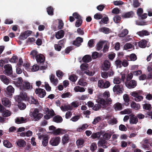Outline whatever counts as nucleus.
Here are the masks:
<instances>
[{"label":"nucleus","instance_id":"nucleus-39","mask_svg":"<svg viewBox=\"0 0 152 152\" xmlns=\"http://www.w3.org/2000/svg\"><path fill=\"white\" fill-rule=\"evenodd\" d=\"M101 133L100 132H97L96 133H94L91 135V137L93 139L99 138L100 137Z\"/></svg>","mask_w":152,"mask_h":152},{"label":"nucleus","instance_id":"nucleus-61","mask_svg":"<svg viewBox=\"0 0 152 152\" xmlns=\"http://www.w3.org/2000/svg\"><path fill=\"white\" fill-rule=\"evenodd\" d=\"M106 141L103 139H102L98 141V146H102L104 144H105L106 143Z\"/></svg>","mask_w":152,"mask_h":152},{"label":"nucleus","instance_id":"nucleus-43","mask_svg":"<svg viewBox=\"0 0 152 152\" xmlns=\"http://www.w3.org/2000/svg\"><path fill=\"white\" fill-rule=\"evenodd\" d=\"M98 103L100 104H102L103 106H106L107 105L108 102L104 99H101L99 100Z\"/></svg>","mask_w":152,"mask_h":152},{"label":"nucleus","instance_id":"nucleus-11","mask_svg":"<svg viewBox=\"0 0 152 152\" xmlns=\"http://www.w3.org/2000/svg\"><path fill=\"white\" fill-rule=\"evenodd\" d=\"M131 95L134 97V100L137 102L141 101L143 99V96L140 95L138 92L136 91H133L131 93Z\"/></svg>","mask_w":152,"mask_h":152},{"label":"nucleus","instance_id":"nucleus-17","mask_svg":"<svg viewBox=\"0 0 152 152\" xmlns=\"http://www.w3.org/2000/svg\"><path fill=\"white\" fill-rule=\"evenodd\" d=\"M65 131L63 129L58 128L53 131V134L55 135H57L65 133Z\"/></svg>","mask_w":152,"mask_h":152},{"label":"nucleus","instance_id":"nucleus-24","mask_svg":"<svg viewBox=\"0 0 152 152\" xmlns=\"http://www.w3.org/2000/svg\"><path fill=\"white\" fill-rule=\"evenodd\" d=\"M82 60L84 63H88L91 61V58L90 55H87L83 57Z\"/></svg>","mask_w":152,"mask_h":152},{"label":"nucleus","instance_id":"nucleus-52","mask_svg":"<svg viewBox=\"0 0 152 152\" xmlns=\"http://www.w3.org/2000/svg\"><path fill=\"white\" fill-rule=\"evenodd\" d=\"M102 118L100 116H98L96 117L92 122L93 124L96 125L97 123L99 122L101 119Z\"/></svg>","mask_w":152,"mask_h":152},{"label":"nucleus","instance_id":"nucleus-54","mask_svg":"<svg viewBox=\"0 0 152 152\" xmlns=\"http://www.w3.org/2000/svg\"><path fill=\"white\" fill-rule=\"evenodd\" d=\"M144 109L150 110L151 108V105L150 104L145 103L143 105Z\"/></svg>","mask_w":152,"mask_h":152},{"label":"nucleus","instance_id":"nucleus-9","mask_svg":"<svg viewBox=\"0 0 152 152\" xmlns=\"http://www.w3.org/2000/svg\"><path fill=\"white\" fill-rule=\"evenodd\" d=\"M126 86L129 89L133 88L136 87L137 85V82L134 80L126 81L125 83Z\"/></svg>","mask_w":152,"mask_h":152},{"label":"nucleus","instance_id":"nucleus-7","mask_svg":"<svg viewBox=\"0 0 152 152\" xmlns=\"http://www.w3.org/2000/svg\"><path fill=\"white\" fill-rule=\"evenodd\" d=\"M60 140V138L59 137H55L51 139L49 143L52 146H56L59 144Z\"/></svg>","mask_w":152,"mask_h":152},{"label":"nucleus","instance_id":"nucleus-50","mask_svg":"<svg viewBox=\"0 0 152 152\" xmlns=\"http://www.w3.org/2000/svg\"><path fill=\"white\" fill-rule=\"evenodd\" d=\"M115 65L117 66V68H121L122 67V61L119 59L116 60L115 62Z\"/></svg>","mask_w":152,"mask_h":152},{"label":"nucleus","instance_id":"nucleus-27","mask_svg":"<svg viewBox=\"0 0 152 152\" xmlns=\"http://www.w3.org/2000/svg\"><path fill=\"white\" fill-rule=\"evenodd\" d=\"M17 144L20 147H24L26 144V142L24 140L20 139L17 142Z\"/></svg>","mask_w":152,"mask_h":152},{"label":"nucleus","instance_id":"nucleus-10","mask_svg":"<svg viewBox=\"0 0 152 152\" xmlns=\"http://www.w3.org/2000/svg\"><path fill=\"white\" fill-rule=\"evenodd\" d=\"M36 59L39 64H43L45 60L44 56L41 54H39L36 56Z\"/></svg>","mask_w":152,"mask_h":152},{"label":"nucleus","instance_id":"nucleus-57","mask_svg":"<svg viewBox=\"0 0 152 152\" xmlns=\"http://www.w3.org/2000/svg\"><path fill=\"white\" fill-rule=\"evenodd\" d=\"M109 20V19L108 17H104L102 18L101 21L99 22L100 24H101V22L105 24H107V22Z\"/></svg>","mask_w":152,"mask_h":152},{"label":"nucleus","instance_id":"nucleus-42","mask_svg":"<svg viewBox=\"0 0 152 152\" xmlns=\"http://www.w3.org/2000/svg\"><path fill=\"white\" fill-rule=\"evenodd\" d=\"M88 64L87 63L82 64L80 66V68L82 71L86 70L88 67Z\"/></svg>","mask_w":152,"mask_h":152},{"label":"nucleus","instance_id":"nucleus-62","mask_svg":"<svg viewBox=\"0 0 152 152\" xmlns=\"http://www.w3.org/2000/svg\"><path fill=\"white\" fill-rule=\"evenodd\" d=\"M129 57L131 61H135L137 59V56L134 53H132L130 54Z\"/></svg>","mask_w":152,"mask_h":152},{"label":"nucleus","instance_id":"nucleus-46","mask_svg":"<svg viewBox=\"0 0 152 152\" xmlns=\"http://www.w3.org/2000/svg\"><path fill=\"white\" fill-rule=\"evenodd\" d=\"M132 112L131 109L128 108L121 111L120 113L122 114H129L132 113Z\"/></svg>","mask_w":152,"mask_h":152},{"label":"nucleus","instance_id":"nucleus-26","mask_svg":"<svg viewBox=\"0 0 152 152\" xmlns=\"http://www.w3.org/2000/svg\"><path fill=\"white\" fill-rule=\"evenodd\" d=\"M113 107L115 110H120L122 109V105L119 102H117L115 104Z\"/></svg>","mask_w":152,"mask_h":152},{"label":"nucleus","instance_id":"nucleus-41","mask_svg":"<svg viewBox=\"0 0 152 152\" xmlns=\"http://www.w3.org/2000/svg\"><path fill=\"white\" fill-rule=\"evenodd\" d=\"M18 102V107L20 110H24L26 107V104L23 103L21 102Z\"/></svg>","mask_w":152,"mask_h":152},{"label":"nucleus","instance_id":"nucleus-30","mask_svg":"<svg viewBox=\"0 0 152 152\" xmlns=\"http://www.w3.org/2000/svg\"><path fill=\"white\" fill-rule=\"evenodd\" d=\"M131 107L134 109L136 110L140 109V105L138 104H136L135 102H132L131 104Z\"/></svg>","mask_w":152,"mask_h":152},{"label":"nucleus","instance_id":"nucleus-14","mask_svg":"<svg viewBox=\"0 0 152 152\" xmlns=\"http://www.w3.org/2000/svg\"><path fill=\"white\" fill-rule=\"evenodd\" d=\"M2 103L4 105L7 107H9L11 104L10 101L6 97L2 99Z\"/></svg>","mask_w":152,"mask_h":152},{"label":"nucleus","instance_id":"nucleus-22","mask_svg":"<svg viewBox=\"0 0 152 152\" xmlns=\"http://www.w3.org/2000/svg\"><path fill=\"white\" fill-rule=\"evenodd\" d=\"M64 34V32L63 30L58 31L56 34V37L57 39H60L63 38Z\"/></svg>","mask_w":152,"mask_h":152},{"label":"nucleus","instance_id":"nucleus-15","mask_svg":"<svg viewBox=\"0 0 152 152\" xmlns=\"http://www.w3.org/2000/svg\"><path fill=\"white\" fill-rule=\"evenodd\" d=\"M83 42V39L80 37H77L76 39L73 42V44L77 47L81 45V43Z\"/></svg>","mask_w":152,"mask_h":152},{"label":"nucleus","instance_id":"nucleus-49","mask_svg":"<svg viewBox=\"0 0 152 152\" xmlns=\"http://www.w3.org/2000/svg\"><path fill=\"white\" fill-rule=\"evenodd\" d=\"M111 136V134L109 133H105L103 135V140H109Z\"/></svg>","mask_w":152,"mask_h":152},{"label":"nucleus","instance_id":"nucleus-21","mask_svg":"<svg viewBox=\"0 0 152 152\" xmlns=\"http://www.w3.org/2000/svg\"><path fill=\"white\" fill-rule=\"evenodd\" d=\"M138 122V119L136 116L133 115L130 117L129 122L131 124H136Z\"/></svg>","mask_w":152,"mask_h":152},{"label":"nucleus","instance_id":"nucleus-64","mask_svg":"<svg viewBox=\"0 0 152 152\" xmlns=\"http://www.w3.org/2000/svg\"><path fill=\"white\" fill-rule=\"evenodd\" d=\"M78 83L79 85L83 86H85L87 85V83L84 82L83 80L80 79L78 82Z\"/></svg>","mask_w":152,"mask_h":152},{"label":"nucleus","instance_id":"nucleus-55","mask_svg":"<svg viewBox=\"0 0 152 152\" xmlns=\"http://www.w3.org/2000/svg\"><path fill=\"white\" fill-rule=\"evenodd\" d=\"M83 22V20L81 19L77 20L75 23V26L77 27H78L81 26Z\"/></svg>","mask_w":152,"mask_h":152},{"label":"nucleus","instance_id":"nucleus-20","mask_svg":"<svg viewBox=\"0 0 152 152\" xmlns=\"http://www.w3.org/2000/svg\"><path fill=\"white\" fill-rule=\"evenodd\" d=\"M137 34L141 37L148 36L150 34V33L146 30H142L141 31H138L137 32Z\"/></svg>","mask_w":152,"mask_h":152},{"label":"nucleus","instance_id":"nucleus-37","mask_svg":"<svg viewBox=\"0 0 152 152\" xmlns=\"http://www.w3.org/2000/svg\"><path fill=\"white\" fill-rule=\"evenodd\" d=\"M74 90L75 92H83L85 91V89L84 88L81 87L79 86H77L74 88Z\"/></svg>","mask_w":152,"mask_h":152},{"label":"nucleus","instance_id":"nucleus-1","mask_svg":"<svg viewBox=\"0 0 152 152\" xmlns=\"http://www.w3.org/2000/svg\"><path fill=\"white\" fill-rule=\"evenodd\" d=\"M15 85L16 87L19 88L20 89L25 91L30 88V85L28 82H23L22 78L18 77L15 82Z\"/></svg>","mask_w":152,"mask_h":152},{"label":"nucleus","instance_id":"nucleus-23","mask_svg":"<svg viewBox=\"0 0 152 152\" xmlns=\"http://www.w3.org/2000/svg\"><path fill=\"white\" fill-rule=\"evenodd\" d=\"M69 137L68 134H65L62 137V143L63 145L69 142Z\"/></svg>","mask_w":152,"mask_h":152},{"label":"nucleus","instance_id":"nucleus-12","mask_svg":"<svg viewBox=\"0 0 152 152\" xmlns=\"http://www.w3.org/2000/svg\"><path fill=\"white\" fill-rule=\"evenodd\" d=\"M110 63L107 60H106L104 62L102 66V69L104 71H107L109 69L110 67Z\"/></svg>","mask_w":152,"mask_h":152},{"label":"nucleus","instance_id":"nucleus-19","mask_svg":"<svg viewBox=\"0 0 152 152\" xmlns=\"http://www.w3.org/2000/svg\"><path fill=\"white\" fill-rule=\"evenodd\" d=\"M62 117L59 115H56L53 118V121L57 123H61L63 121Z\"/></svg>","mask_w":152,"mask_h":152},{"label":"nucleus","instance_id":"nucleus-18","mask_svg":"<svg viewBox=\"0 0 152 152\" xmlns=\"http://www.w3.org/2000/svg\"><path fill=\"white\" fill-rule=\"evenodd\" d=\"M148 42V41L145 39H142L138 42V45L141 48H144L146 47Z\"/></svg>","mask_w":152,"mask_h":152},{"label":"nucleus","instance_id":"nucleus-35","mask_svg":"<svg viewBox=\"0 0 152 152\" xmlns=\"http://www.w3.org/2000/svg\"><path fill=\"white\" fill-rule=\"evenodd\" d=\"M4 145L7 148H10L12 147V144L7 140H5L3 141Z\"/></svg>","mask_w":152,"mask_h":152},{"label":"nucleus","instance_id":"nucleus-34","mask_svg":"<svg viewBox=\"0 0 152 152\" xmlns=\"http://www.w3.org/2000/svg\"><path fill=\"white\" fill-rule=\"evenodd\" d=\"M7 93L9 94H12L14 93V88L11 86H8L6 89Z\"/></svg>","mask_w":152,"mask_h":152},{"label":"nucleus","instance_id":"nucleus-32","mask_svg":"<svg viewBox=\"0 0 152 152\" xmlns=\"http://www.w3.org/2000/svg\"><path fill=\"white\" fill-rule=\"evenodd\" d=\"M128 32L127 29H124L122 31L121 33L119 34L118 36L121 37H124L128 34Z\"/></svg>","mask_w":152,"mask_h":152},{"label":"nucleus","instance_id":"nucleus-36","mask_svg":"<svg viewBox=\"0 0 152 152\" xmlns=\"http://www.w3.org/2000/svg\"><path fill=\"white\" fill-rule=\"evenodd\" d=\"M99 31L105 34H108L109 33L110 29L105 27L101 28Z\"/></svg>","mask_w":152,"mask_h":152},{"label":"nucleus","instance_id":"nucleus-6","mask_svg":"<svg viewBox=\"0 0 152 152\" xmlns=\"http://www.w3.org/2000/svg\"><path fill=\"white\" fill-rule=\"evenodd\" d=\"M4 74L9 76H11L12 74V68L11 65L8 64L4 65Z\"/></svg>","mask_w":152,"mask_h":152},{"label":"nucleus","instance_id":"nucleus-45","mask_svg":"<svg viewBox=\"0 0 152 152\" xmlns=\"http://www.w3.org/2000/svg\"><path fill=\"white\" fill-rule=\"evenodd\" d=\"M84 140L83 139L80 138L77 140L76 144L77 146H81L84 144Z\"/></svg>","mask_w":152,"mask_h":152},{"label":"nucleus","instance_id":"nucleus-3","mask_svg":"<svg viewBox=\"0 0 152 152\" xmlns=\"http://www.w3.org/2000/svg\"><path fill=\"white\" fill-rule=\"evenodd\" d=\"M29 97L27 96L26 93L23 90L22 92L20 93V95L16 96L15 98V100L17 102H21L22 101L28 100Z\"/></svg>","mask_w":152,"mask_h":152},{"label":"nucleus","instance_id":"nucleus-38","mask_svg":"<svg viewBox=\"0 0 152 152\" xmlns=\"http://www.w3.org/2000/svg\"><path fill=\"white\" fill-rule=\"evenodd\" d=\"M47 11L49 15H53V9L52 7L50 6L48 7L47 8Z\"/></svg>","mask_w":152,"mask_h":152},{"label":"nucleus","instance_id":"nucleus-5","mask_svg":"<svg viewBox=\"0 0 152 152\" xmlns=\"http://www.w3.org/2000/svg\"><path fill=\"white\" fill-rule=\"evenodd\" d=\"M39 111L37 108L35 109L32 114V116L34 117V120L37 121L39 120L42 116V114L38 113Z\"/></svg>","mask_w":152,"mask_h":152},{"label":"nucleus","instance_id":"nucleus-47","mask_svg":"<svg viewBox=\"0 0 152 152\" xmlns=\"http://www.w3.org/2000/svg\"><path fill=\"white\" fill-rule=\"evenodd\" d=\"M46 112L47 113H48V114L49 115H50V117H52L55 115V113L53 110H50L48 108Z\"/></svg>","mask_w":152,"mask_h":152},{"label":"nucleus","instance_id":"nucleus-28","mask_svg":"<svg viewBox=\"0 0 152 152\" xmlns=\"http://www.w3.org/2000/svg\"><path fill=\"white\" fill-rule=\"evenodd\" d=\"M104 42L103 41H100L96 45V49L97 50H100L102 49L103 48Z\"/></svg>","mask_w":152,"mask_h":152},{"label":"nucleus","instance_id":"nucleus-8","mask_svg":"<svg viewBox=\"0 0 152 152\" xmlns=\"http://www.w3.org/2000/svg\"><path fill=\"white\" fill-rule=\"evenodd\" d=\"M35 94L38 95V96L41 98H44L46 94L45 90L41 88H36L35 90Z\"/></svg>","mask_w":152,"mask_h":152},{"label":"nucleus","instance_id":"nucleus-4","mask_svg":"<svg viewBox=\"0 0 152 152\" xmlns=\"http://www.w3.org/2000/svg\"><path fill=\"white\" fill-rule=\"evenodd\" d=\"M124 90L123 85L116 84L113 88V91L114 94H122Z\"/></svg>","mask_w":152,"mask_h":152},{"label":"nucleus","instance_id":"nucleus-59","mask_svg":"<svg viewBox=\"0 0 152 152\" xmlns=\"http://www.w3.org/2000/svg\"><path fill=\"white\" fill-rule=\"evenodd\" d=\"M18 58L16 56H13L9 60V61L10 62L15 63L16 62L18 61Z\"/></svg>","mask_w":152,"mask_h":152},{"label":"nucleus","instance_id":"nucleus-58","mask_svg":"<svg viewBox=\"0 0 152 152\" xmlns=\"http://www.w3.org/2000/svg\"><path fill=\"white\" fill-rule=\"evenodd\" d=\"M56 75L58 77L61 78L64 75V73L60 70H58L56 72Z\"/></svg>","mask_w":152,"mask_h":152},{"label":"nucleus","instance_id":"nucleus-51","mask_svg":"<svg viewBox=\"0 0 152 152\" xmlns=\"http://www.w3.org/2000/svg\"><path fill=\"white\" fill-rule=\"evenodd\" d=\"M2 115L4 117H7L10 116L11 113L8 110H5L2 113Z\"/></svg>","mask_w":152,"mask_h":152},{"label":"nucleus","instance_id":"nucleus-31","mask_svg":"<svg viewBox=\"0 0 152 152\" xmlns=\"http://www.w3.org/2000/svg\"><path fill=\"white\" fill-rule=\"evenodd\" d=\"M49 137L48 136H45L43 138L42 144L43 146H46L48 143Z\"/></svg>","mask_w":152,"mask_h":152},{"label":"nucleus","instance_id":"nucleus-63","mask_svg":"<svg viewBox=\"0 0 152 152\" xmlns=\"http://www.w3.org/2000/svg\"><path fill=\"white\" fill-rule=\"evenodd\" d=\"M97 148V145L96 143H93L90 147V149L92 151H94Z\"/></svg>","mask_w":152,"mask_h":152},{"label":"nucleus","instance_id":"nucleus-44","mask_svg":"<svg viewBox=\"0 0 152 152\" xmlns=\"http://www.w3.org/2000/svg\"><path fill=\"white\" fill-rule=\"evenodd\" d=\"M113 20L114 22L115 23H119L121 21V17L118 15L115 16L113 18Z\"/></svg>","mask_w":152,"mask_h":152},{"label":"nucleus","instance_id":"nucleus-16","mask_svg":"<svg viewBox=\"0 0 152 152\" xmlns=\"http://www.w3.org/2000/svg\"><path fill=\"white\" fill-rule=\"evenodd\" d=\"M1 80L5 84L7 85L10 82V79L8 78L5 75H2L0 76Z\"/></svg>","mask_w":152,"mask_h":152},{"label":"nucleus","instance_id":"nucleus-60","mask_svg":"<svg viewBox=\"0 0 152 152\" xmlns=\"http://www.w3.org/2000/svg\"><path fill=\"white\" fill-rule=\"evenodd\" d=\"M133 77V74L132 73L128 74L126 78V81L131 80Z\"/></svg>","mask_w":152,"mask_h":152},{"label":"nucleus","instance_id":"nucleus-56","mask_svg":"<svg viewBox=\"0 0 152 152\" xmlns=\"http://www.w3.org/2000/svg\"><path fill=\"white\" fill-rule=\"evenodd\" d=\"M101 105L99 104H96L94 105V106L93 107V110L95 111H97L101 109Z\"/></svg>","mask_w":152,"mask_h":152},{"label":"nucleus","instance_id":"nucleus-40","mask_svg":"<svg viewBox=\"0 0 152 152\" xmlns=\"http://www.w3.org/2000/svg\"><path fill=\"white\" fill-rule=\"evenodd\" d=\"M88 126L87 124H84L81 127L78 128L77 129V131L79 132H81L83 130H85L86 129Z\"/></svg>","mask_w":152,"mask_h":152},{"label":"nucleus","instance_id":"nucleus-13","mask_svg":"<svg viewBox=\"0 0 152 152\" xmlns=\"http://www.w3.org/2000/svg\"><path fill=\"white\" fill-rule=\"evenodd\" d=\"M49 78L51 83L55 86L57 85L58 81L57 78H55V75L51 74L49 76Z\"/></svg>","mask_w":152,"mask_h":152},{"label":"nucleus","instance_id":"nucleus-25","mask_svg":"<svg viewBox=\"0 0 152 152\" xmlns=\"http://www.w3.org/2000/svg\"><path fill=\"white\" fill-rule=\"evenodd\" d=\"M133 14V12L130 11L123 14L122 15V17L123 18H129L132 17Z\"/></svg>","mask_w":152,"mask_h":152},{"label":"nucleus","instance_id":"nucleus-33","mask_svg":"<svg viewBox=\"0 0 152 152\" xmlns=\"http://www.w3.org/2000/svg\"><path fill=\"white\" fill-rule=\"evenodd\" d=\"M102 56V54H99L96 52H93L92 54V57L93 59H95L98 57L100 58Z\"/></svg>","mask_w":152,"mask_h":152},{"label":"nucleus","instance_id":"nucleus-2","mask_svg":"<svg viewBox=\"0 0 152 152\" xmlns=\"http://www.w3.org/2000/svg\"><path fill=\"white\" fill-rule=\"evenodd\" d=\"M98 86L99 87L103 89L108 88L110 86V83L105 80H100L98 81Z\"/></svg>","mask_w":152,"mask_h":152},{"label":"nucleus","instance_id":"nucleus-53","mask_svg":"<svg viewBox=\"0 0 152 152\" xmlns=\"http://www.w3.org/2000/svg\"><path fill=\"white\" fill-rule=\"evenodd\" d=\"M103 17V15L99 13H96L94 16V18L96 20H99L102 19Z\"/></svg>","mask_w":152,"mask_h":152},{"label":"nucleus","instance_id":"nucleus-29","mask_svg":"<svg viewBox=\"0 0 152 152\" xmlns=\"http://www.w3.org/2000/svg\"><path fill=\"white\" fill-rule=\"evenodd\" d=\"M28 101L31 104H39V102L38 100L37 99H35L32 96L30 97H29Z\"/></svg>","mask_w":152,"mask_h":152},{"label":"nucleus","instance_id":"nucleus-48","mask_svg":"<svg viewBox=\"0 0 152 152\" xmlns=\"http://www.w3.org/2000/svg\"><path fill=\"white\" fill-rule=\"evenodd\" d=\"M28 37V36L25 33V32L22 33L19 36V39H20L24 40L26 39Z\"/></svg>","mask_w":152,"mask_h":152}]
</instances>
